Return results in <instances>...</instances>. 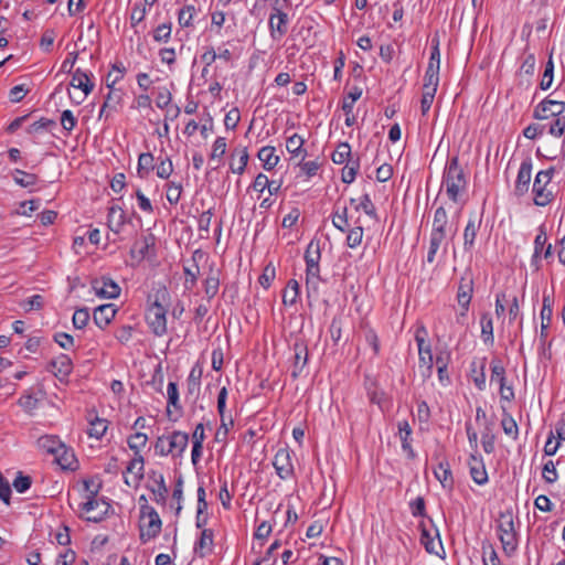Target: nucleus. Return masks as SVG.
<instances>
[{"mask_svg":"<svg viewBox=\"0 0 565 565\" xmlns=\"http://www.w3.org/2000/svg\"><path fill=\"white\" fill-rule=\"evenodd\" d=\"M170 302V292L166 286H159L148 295L146 321L157 337L167 333V312Z\"/></svg>","mask_w":565,"mask_h":565,"instance_id":"obj_1","label":"nucleus"},{"mask_svg":"<svg viewBox=\"0 0 565 565\" xmlns=\"http://www.w3.org/2000/svg\"><path fill=\"white\" fill-rule=\"evenodd\" d=\"M443 186L446 188L447 196L454 203L459 201L460 195L467 191L468 181L463 168L457 156L450 158L444 169Z\"/></svg>","mask_w":565,"mask_h":565,"instance_id":"obj_2","label":"nucleus"},{"mask_svg":"<svg viewBox=\"0 0 565 565\" xmlns=\"http://www.w3.org/2000/svg\"><path fill=\"white\" fill-rule=\"evenodd\" d=\"M497 531L504 554L508 557L513 556L519 546V535L515 530L514 516L511 510H505L499 513Z\"/></svg>","mask_w":565,"mask_h":565,"instance_id":"obj_3","label":"nucleus"},{"mask_svg":"<svg viewBox=\"0 0 565 565\" xmlns=\"http://www.w3.org/2000/svg\"><path fill=\"white\" fill-rule=\"evenodd\" d=\"M189 444V434L174 430L157 438L154 451L159 456L181 457Z\"/></svg>","mask_w":565,"mask_h":565,"instance_id":"obj_4","label":"nucleus"},{"mask_svg":"<svg viewBox=\"0 0 565 565\" xmlns=\"http://www.w3.org/2000/svg\"><path fill=\"white\" fill-rule=\"evenodd\" d=\"M162 522L158 512L149 504H141L140 507V541L147 543L156 539L161 532Z\"/></svg>","mask_w":565,"mask_h":565,"instance_id":"obj_5","label":"nucleus"},{"mask_svg":"<svg viewBox=\"0 0 565 565\" xmlns=\"http://www.w3.org/2000/svg\"><path fill=\"white\" fill-rule=\"evenodd\" d=\"M555 168L551 167L546 170L537 172L534 179L532 192L534 194V204L537 206H546L554 200V192L548 188L554 175Z\"/></svg>","mask_w":565,"mask_h":565,"instance_id":"obj_6","label":"nucleus"},{"mask_svg":"<svg viewBox=\"0 0 565 565\" xmlns=\"http://www.w3.org/2000/svg\"><path fill=\"white\" fill-rule=\"evenodd\" d=\"M427 329L420 326L416 329L415 341L418 348L419 356V369L425 379H428L433 374L434 356L430 343L426 340Z\"/></svg>","mask_w":565,"mask_h":565,"instance_id":"obj_7","label":"nucleus"},{"mask_svg":"<svg viewBox=\"0 0 565 565\" xmlns=\"http://www.w3.org/2000/svg\"><path fill=\"white\" fill-rule=\"evenodd\" d=\"M472 294L473 278L471 273L467 270L460 278L457 291V301L460 307V312L457 318L458 321H460V318H465L467 316Z\"/></svg>","mask_w":565,"mask_h":565,"instance_id":"obj_8","label":"nucleus"},{"mask_svg":"<svg viewBox=\"0 0 565 565\" xmlns=\"http://www.w3.org/2000/svg\"><path fill=\"white\" fill-rule=\"evenodd\" d=\"M565 111V102L554 100L550 98L543 99L533 111V118L545 120L550 117H557Z\"/></svg>","mask_w":565,"mask_h":565,"instance_id":"obj_9","label":"nucleus"},{"mask_svg":"<svg viewBox=\"0 0 565 565\" xmlns=\"http://www.w3.org/2000/svg\"><path fill=\"white\" fill-rule=\"evenodd\" d=\"M273 466L277 476L282 479H289L294 476V465L291 462V455L287 448H280L275 454Z\"/></svg>","mask_w":565,"mask_h":565,"instance_id":"obj_10","label":"nucleus"},{"mask_svg":"<svg viewBox=\"0 0 565 565\" xmlns=\"http://www.w3.org/2000/svg\"><path fill=\"white\" fill-rule=\"evenodd\" d=\"M95 294L105 299H114L120 295V287L109 277H100L92 280Z\"/></svg>","mask_w":565,"mask_h":565,"instance_id":"obj_11","label":"nucleus"},{"mask_svg":"<svg viewBox=\"0 0 565 565\" xmlns=\"http://www.w3.org/2000/svg\"><path fill=\"white\" fill-rule=\"evenodd\" d=\"M154 242L156 238L152 234L142 236L137 239L130 249L131 258L141 262L147 257L154 256Z\"/></svg>","mask_w":565,"mask_h":565,"instance_id":"obj_12","label":"nucleus"},{"mask_svg":"<svg viewBox=\"0 0 565 565\" xmlns=\"http://www.w3.org/2000/svg\"><path fill=\"white\" fill-rule=\"evenodd\" d=\"M288 14L286 12H270L268 18V28L270 38L274 41H279L288 32Z\"/></svg>","mask_w":565,"mask_h":565,"instance_id":"obj_13","label":"nucleus"},{"mask_svg":"<svg viewBox=\"0 0 565 565\" xmlns=\"http://www.w3.org/2000/svg\"><path fill=\"white\" fill-rule=\"evenodd\" d=\"M531 175H532V159L527 157L524 159L520 166L515 185H514V194L520 198L523 196L530 188L531 182Z\"/></svg>","mask_w":565,"mask_h":565,"instance_id":"obj_14","label":"nucleus"},{"mask_svg":"<svg viewBox=\"0 0 565 565\" xmlns=\"http://www.w3.org/2000/svg\"><path fill=\"white\" fill-rule=\"evenodd\" d=\"M113 83H108L107 87L109 88L108 94L105 97V102L99 111V119L105 117L108 118L113 111H116L118 106H120L124 97V92L119 88H114Z\"/></svg>","mask_w":565,"mask_h":565,"instance_id":"obj_15","label":"nucleus"},{"mask_svg":"<svg viewBox=\"0 0 565 565\" xmlns=\"http://www.w3.org/2000/svg\"><path fill=\"white\" fill-rule=\"evenodd\" d=\"M200 12L198 0H185L178 12V23L181 28H192L193 21Z\"/></svg>","mask_w":565,"mask_h":565,"instance_id":"obj_16","label":"nucleus"},{"mask_svg":"<svg viewBox=\"0 0 565 565\" xmlns=\"http://www.w3.org/2000/svg\"><path fill=\"white\" fill-rule=\"evenodd\" d=\"M149 478L152 480V483H153L151 486H148V489L154 495L153 500L158 504H162V505L166 504L168 488L166 486L163 475L152 470L149 473Z\"/></svg>","mask_w":565,"mask_h":565,"instance_id":"obj_17","label":"nucleus"},{"mask_svg":"<svg viewBox=\"0 0 565 565\" xmlns=\"http://www.w3.org/2000/svg\"><path fill=\"white\" fill-rule=\"evenodd\" d=\"M128 223H131V220L126 216L125 211L120 206L113 205L108 209L107 224L115 234H119Z\"/></svg>","mask_w":565,"mask_h":565,"instance_id":"obj_18","label":"nucleus"},{"mask_svg":"<svg viewBox=\"0 0 565 565\" xmlns=\"http://www.w3.org/2000/svg\"><path fill=\"white\" fill-rule=\"evenodd\" d=\"M117 309L113 303L98 306L93 313L94 322L100 329H105L115 318Z\"/></svg>","mask_w":565,"mask_h":565,"instance_id":"obj_19","label":"nucleus"},{"mask_svg":"<svg viewBox=\"0 0 565 565\" xmlns=\"http://www.w3.org/2000/svg\"><path fill=\"white\" fill-rule=\"evenodd\" d=\"M214 533L211 529H203L199 541L194 545V553L199 557H205L211 554L214 546Z\"/></svg>","mask_w":565,"mask_h":565,"instance_id":"obj_20","label":"nucleus"},{"mask_svg":"<svg viewBox=\"0 0 565 565\" xmlns=\"http://www.w3.org/2000/svg\"><path fill=\"white\" fill-rule=\"evenodd\" d=\"M481 218H478L476 214L470 215L468 223L463 231V248L469 252L475 246V239L480 228Z\"/></svg>","mask_w":565,"mask_h":565,"instance_id":"obj_21","label":"nucleus"},{"mask_svg":"<svg viewBox=\"0 0 565 565\" xmlns=\"http://www.w3.org/2000/svg\"><path fill=\"white\" fill-rule=\"evenodd\" d=\"M84 488L87 495L86 502L82 504V510L85 512L94 511V504L97 503V497L102 489V483L96 482L94 479L84 480Z\"/></svg>","mask_w":565,"mask_h":565,"instance_id":"obj_22","label":"nucleus"},{"mask_svg":"<svg viewBox=\"0 0 565 565\" xmlns=\"http://www.w3.org/2000/svg\"><path fill=\"white\" fill-rule=\"evenodd\" d=\"M90 77V73L77 68L72 75L71 86L82 89L84 95L87 96L94 89V83Z\"/></svg>","mask_w":565,"mask_h":565,"instance_id":"obj_23","label":"nucleus"},{"mask_svg":"<svg viewBox=\"0 0 565 565\" xmlns=\"http://www.w3.org/2000/svg\"><path fill=\"white\" fill-rule=\"evenodd\" d=\"M553 305H554V298L552 295L546 294L544 291L543 294V300H542V310H541V335H546V330L548 329L552 316H553Z\"/></svg>","mask_w":565,"mask_h":565,"instance_id":"obj_24","label":"nucleus"},{"mask_svg":"<svg viewBox=\"0 0 565 565\" xmlns=\"http://www.w3.org/2000/svg\"><path fill=\"white\" fill-rule=\"evenodd\" d=\"M205 298L211 301L218 292L220 289V275L218 270L210 267L206 278L202 282Z\"/></svg>","mask_w":565,"mask_h":565,"instance_id":"obj_25","label":"nucleus"},{"mask_svg":"<svg viewBox=\"0 0 565 565\" xmlns=\"http://www.w3.org/2000/svg\"><path fill=\"white\" fill-rule=\"evenodd\" d=\"M320 280V266H306V289L308 297L318 295Z\"/></svg>","mask_w":565,"mask_h":565,"instance_id":"obj_26","label":"nucleus"},{"mask_svg":"<svg viewBox=\"0 0 565 565\" xmlns=\"http://www.w3.org/2000/svg\"><path fill=\"white\" fill-rule=\"evenodd\" d=\"M158 0H143L135 2L130 12L131 25L136 26L141 23L147 15V7H152Z\"/></svg>","mask_w":565,"mask_h":565,"instance_id":"obj_27","label":"nucleus"},{"mask_svg":"<svg viewBox=\"0 0 565 565\" xmlns=\"http://www.w3.org/2000/svg\"><path fill=\"white\" fill-rule=\"evenodd\" d=\"M470 475L477 484H486L488 482V473L481 459L477 456H471Z\"/></svg>","mask_w":565,"mask_h":565,"instance_id":"obj_28","label":"nucleus"},{"mask_svg":"<svg viewBox=\"0 0 565 565\" xmlns=\"http://www.w3.org/2000/svg\"><path fill=\"white\" fill-rule=\"evenodd\" d=\"M50 365L56 376H67L73 370V362L66 354H60L56 359L50 362Z\"/></svg>","mask_w":565,"mask_h":565,"instance_id":"obj_29","label":"nucleus"},{"mask_svg":"<svg viewBox=\"0 0 565 565\" xmlns=\"http://www.w3.org/2000/svg\"><path fill=\"white\" fill-rule=\"evenodd\" d=\"M257 157L263 162V168L265 170H273L279 162V157L276 154L275 147L271 146L260 148Z\"/></svg>","mask_w":565,"mask_h":565,"instance_id":"obj_30","label":"nucleus"},{"mask_svg":"<svg viewBox=\"0 0 565 565\" xmlns=\"http://www.w3.org/2000/svg\"><path fill=\"white\" fill-rule=\"evenodd\" d=\"M238 157L237 164L230 163V169L233 173L243 174L248 163L249 154L246 147L235 148L232 152V158Z\"/></svg>","mask_w":565,"mask_h":565,"instance_id":"obj_31","label":"nucleus"},{"mask_svg":"<svg viewBox=\"0 0 565 565\" xmlns=\"http://www.w3.org/2000/svg\"><path fill=\"white\" fill-rule=\"evenodd\" d=\"M201 376L202 369L199 366L192 367L188 380H186V391L188 395L194 396L195 399L199 397L200 388H201Z\"/></svg>","mask_w":565,"mask_h":565,"instance_id":"obj_32","label":"nucleus"},{"mask_svg":"<svg viewBox=\"0 0 565 565\" xmlns=\"http://www.w3.org/2000/svg\"><path fill=\"white\" fill-rule=\"evenodd\" d=\"M63 443L54 435H45L38 439V446L43 451L55 456L62 449Z\"/></svg>","mask_w":565,"mask_h":565,"instance_id":"obj_33","label":"nucleus"},{"mask_svg":"<svg viewBox=\"0 0 565 565\" xmlns=\"http://www.w3.org/2000/svg\"><path fill=\"white\" fill-rule=\"evenodd\" d=\"M546 241H547V236H546V231H545V227L544 225H541L539 227V233L537 235L535 236V239H534V252H533V255H532V265H534L537 269L540 267V257H541V254L544 249V246L546 244Z\"/></svg>","mask_w":565,"mask_h":565,"instance_id":"obj_34","label":"nucleus"},{"mask_svg":"<svg viewBox=\"0 0 565 565\" xmlns=\"http://www.w3.org/2000/svg\"><path fill=\"white\" fill-rule=\"evenodd\" d=\"M154 169V157L150 152L140 153L137 164V173L140 178H147Z\"/></svg>","mask_w":565,"mask_h":565,"instance_id":"obj_35","label":"nucleus"},{"mask_svg":"<svg viewBox=\"0 0 565 565\" xmlns=\"http://www.w3.org/2000/svg\"><path fill=\"white\" fill-rule=\"evenodd\" d=\"M434 475L444 488H452L454 478L448 462H439L437 468L434 469Z\"/></svg>","mask_w":565,"mask_h":565,"instance_id":"obj_36","label":"nucleus"},{"mask_svg":"<svg viewBox=\"0 0 565 565\" xmlns=\"http://www.w3.org/2000/svg\"><path fill=\"white\" fill-rule=\"evenodd\" d=\"M89 422V428L87 430V434L89 437H94L96 439H100L107 428H108V422L104 418H99L97 415L94 417L88 418Z\"/></svg>","mask_w":565,"mask_h":565,"instance_id":"obj_37","label":"nucleus"},{"mask_svg":"<svg viewBox=\"0 0 565 565\" xmlns=\"http://www.w3.org/2000/svg\"><path fill=\"white\" fill-rule=\"evenodd\" d=\"M55 461L63 468L74 470V465L76 463L74 452L68 449L64 444L62 445V449H58V452L54 456Z\"/></svg>","mask_w":565,"mask_h":565,"instance_id":"obj_38","label":"nucleus"},{"mask_svg":"<svg viewBox=\"0 0 565 565\" xmlns=\"http://www.w3.org/2000/svg\"><path fill=\"white\" fill-rule=\"evenodd\" d=\"M305 140L298 134H294L286 141V148L292 157L305 159L307 151L302 148Z\"/></svg>","mask_w":565,"mask_h":565,"instance_id":"obj_39","label":"nucleus"},{"mask_svg":"<svg viewBox=\"0 0 565 565\" xmlns=\"http://www.w3.org/2000/svg\"><path fill=\"white\" fill-rule=\"evenodd\" d=\"M448 214L444 206H439L434 214L431 232L447 234Z\"/></svg>","mask_w":565,"mask_h":565,"instance_id":"obj_40","label":"nucleus"},{"mask_svg":"<svg viewBox=\"0 0 565 565\" xmlns=\"http://www.w3.org/2000/svg\"><path fill=\"white\" fill-rule=\"evenodd\" d=\"M308 359V350L307 347L301 343L295 344V365L292 371V376L297 377L299 372L303 369Z\"/></svg>","mask_w":565,"mask_h":565,"instance_id":"obj_41","label":"nucleus"},{"mask_svg":"<svg viewBox=\"0 0 565 565\" xmlns=\"http://www.w3.org/2000/svg\"><path fill=\"white\" fill-rule=\"evenodd\" d=\"M299 284L296 279H290L282 294V302L286 306H294L299 297Z\"/></svg>","mask_w":565,"mask_h":565,"instance_id":"obj_42","label":"nucleus"},{"mask_svg":"<svg viewBox=\"0 0 565 565\" xmlns=\"http://www.w3.org/2000/svg\"><path fill=\"white\" fill-rule=\"evenodd\" d=\"M447 238V234L430 232L429 248L427 253V262L431 264L443 242Z\"/></svg>","mask_w":565,"mask_h":565,"instance_id":"obj_43","label":"nucleus"},{"mask_svg":"<svg viewBox=\"0 0 565 565\" xmlns=\"http://www.w3.org/2000/svg\"><path fill=\"white\" fill-rule=\"evenodd\" d=\"M481 338L484 343L492 344L493 338V321L490 313L486 312L481 316Z\"/></svg>","mask_w":565,"mask_h":565,"instance_id":"obj_44","label":"nucleus"},{"mask_svg":"<svg viewBox=\"0 0 565 565\" xmlns=\"http://www.w3.org/2000/svg\"><path fill=\"white\" fill-rule=\"evenodd\" d=\"M13 180L22 188H29L36 184L39 178L34 173H29L19 169L13 171Z\"/></svg>","mask_w":565,"mask_h":565,"instance_id":"obj_45","label":"nucleus"},{"mask_svg":"<svg viewBox=\"0 0 565 565\" xmlns=\"http://www.w3.org/2000/svg\"><path fill=\"white\" fill-rule=\"evenodd\" d=\"M491 376L490 381L495 382L499 385L507 382L505 369L500 359H493L490 363Z\"/></svg>","mask_w":565,"mask_h":565,"instance_id":"obj_46","label":"nucleus"},{"mask_svg":"<svg viewBox=\"0 0 565 565\" xmlns=\"http://www.w3.org/2000/svg\"><path fill=\"white\" fill-rule=\"evenodd\" d=\"M167 395H168L167 413H168V416H170V414H171L170 406L174 407L175 411L182 409V406H181L180 399H179V390H178L177 383L170 382L168 384Z\"/></svg>","mask_w":565,"mask_h":565,"instance_id":"obj_47","label":"nucleus"},{"mask_svg":"<svg viewBox=\"0 0 565 565\" xmlns=\"http://www.w3.org/2000/svg\"><path fill=\"white\" fill-rule=\"evenodd\" d=\"M501 426L505 435L510 436L513 440H516L519 437V428L514 418L508 414L503 413V417L501 419Z\"/></svg>","mask_w":565,"mask_h":565,"instance_id":"obj_48","label":"nucleus"},{"mask_svg":"<svg viewBox=\"0 0 565 565\" xmlns=\"http://www.w3.org/2000/svg\"><path fill=\"white\" fill-rule=\"evenodd\" d=\"M321 258L319 243L310 242L305 252L306 266L319 265Z\"/></svg>","mask_w":565,"mask_h":565,"instance_id":"obj_49","label":"nucleus"},{"mask_svg":"<svg viewBox=\"0 0 565 565\" xmlns=\"http://www.w3.org/2000/svg\"><path fill=\"white\" fill-rule=\"evenodd\" d=\"M399 437L402 441V448L408 451L413 456V449L411 447L409 437L412 435V429L407 420H401L397 424Z\"/></svg>","mask_w":565,"mask_h":565,"instance_id":"obj_50","label":"nucleus"},{"mask_svg":"<svg viewBox=\"0 0 565 565\" xmlns=\"http://www.w3.org/2000/svg\"><path fill=\"white\" fill-rule=\"evenodd\" d=\"M167 200L170 204L175 205L179 203L182 194V184L180 182L170 181L166 185Z\"/></svg>","mask_w":565,"mask_h":565,"instance_id":"obj_51","label":"nucleus"},{"mask_svg":"<svg viewBox=\"0 0 565 565\" xmlns=\"http://www.w3.org/2000/svg\"><path fill=\"white\" fill-rule=\"evenodd\" d=\"M542 478L548 484H553L558 480V472L556 470V463L552 459L547 460L543 465Z\"/></svg>","mask_w":565,"mask_h":565,"instance_id":"obj_52","label":"nucleus"},{"mask_svg":"<svg viewBox=\"0 0 565 565\" xmlns=\"http://www.w3.org/2000/svg\"><path fill=\"white\" fill-rule=\"evenodd\" d=\"M359 169H360L359 160H355V161L349 160V162L342 169V174H341L342 182L348 183V184L352 183L355 180Z\"/></svg>","mask_w":565,"mask_h":565,"instance_id":"obj_53","label":"nucleus"},{"mask_svg":"<svg viewBox=\"0 0 565 565\" xmlns=\"http://www.w3.org/2000/svg\"><path fill=\"white\" fill-rule=\"evenodd\" d=\"M148 436L143 433H136L131 435L127 444L135 455H140V450L147 445Z\"/></svg>","mask_w":565,"mask_h":565,"instance_id":"obj_54","label":"nucleus"},{"mask_svg":"<svg viewBox=\"0 0 565 565\" xmlns=\"http://www.w3.org/2000/svg\"><path fill=\"white\" fill-rule=\"evenodd\" d=\"M145 460L141 455H135L127 466V472L135 473L136 480L140 481L143 478Z\"/></svg>","mask_w":565,"mask_h":565,"instance_id":"obj_55","label":"nucleus"},{"mask_svg":"<svg viewBox=\"0 0 565 565\" xmlns=\"http://www.w3.org/2000/svg\"><path fill=\"white\" fill-rule=\"evenodd\" d=\"M351 156V147L348 142H341L338 145L335 151L332 153V161L337 164H342Z\"/></svg>","mask_w":565,"mask_h":565,"instance_id":"obj_56","label":"nucleus"},{"mask_svg":"<svg viewBox=\"0 0 565 565\" xmlns=\"http://www.w3.org/2000/svg\"><path fill=\"white\" fill-rule=\"evenodd\" d=\"M55 125H56V122L53 119L42 117L29 126L28 134H31V135L40 134V132L51 129Z\"/></svg>","mask_w":565,"mask_h":565,"instance_id":"obj_57","label":"nucleus"},{"mask_svg":"<svg viewBox=\"0 0 565 565\" xmlns=\"http://www.w3.org/2000/svg\"><path fill=\"white\" fill-rule=\"evenodd\" d=\"M548 132L554 137H562L565 132V116L559 115L554 117L553 120L546 125Z\"/></svg>","mask_w":565,"mask_h":565,"instance_id":"obj_58","label":"nucleus"},{"mask_svg":"<svg viewBox=\"0 0 565 565\" xmlns=\"http://www.w3.org/2000/svg\"><path fill=\"white\" fill-rule=\"evenodd\" d=\"M159 164L157 166V175L160 179H168L173 172V164L169 157H159Z\"/></svg>","mask_w":565,"mask_h":565,"instance_id":"obj_59","label":"nucleus"},{"mask_svg":"<svg viewBox=\"0 0 565 565\" xmlns=\"http://www.w3.org/2000/svg\"><path fill=\"white\" fill-rule=\"evenodd\" d=\"M171 22L162 23L153 30V40L156 42H168L171 38Z\"/></svg>","mask_w":565,"mask_h":565,"instance_id":"obj_60","label":"nucleus"},{"mask_svg":"<svg viewBox=\"0 0 565 565\" xmlns=\"http://www.w3.org/2000/svg\"><path fill=\"white\" fill-rule=\"evenodd\" d=\"M494 439L495 437L491 431V424H488L481 435V444L484 452L492 454L494 451Z\"/></svg>","mask_w":565,"mask_h":565,"instance_id":"obj_61","label":"nucleus"},{"mask_svg":"<svg viewBox=\"0 0 565 565\" xmlns=\"http://www.w3.org/2000/svg\"><path fill=\"white\" fill-rule=\"evenodd\" d=\"M89 318H90L89 310L87 308H79V309L75 310V312L73 315V319H72L73 326L76 329H83L87 326Z\"/></svg>","mask_w":565,"mask_h":565,"instance_id":"obj_62","label":"nucleus"},{"mask_svg":"<svg viewBox=\"0 0 565 565\" xmlns=\"http://www.w3.org/2000/svg\"><path fill=\"white\" fill-rule=\"evenodd\" d=\"M363 238V227L360 225L354 226L351 228L347 236V245L350 248H355L362 243Z\"/></svg>","mask_w":565,"mask_h":565,"instance_id":"obj_63","label":"nucleus"},{"mask_svg":"<svg viewBox=\"0 0 565 565\" xmlns=\"http://www.w3.org/2000/svg\"><path fill=\"white\" fill-rule=\"evenodd\" d=\"M482 563L483 565H502L498 553L491 544L483 546Z\"/></svg>","mask_w":565,"mask_h":565,"instance_id":"obj_64","label":"nucleus"}]
</instances>
